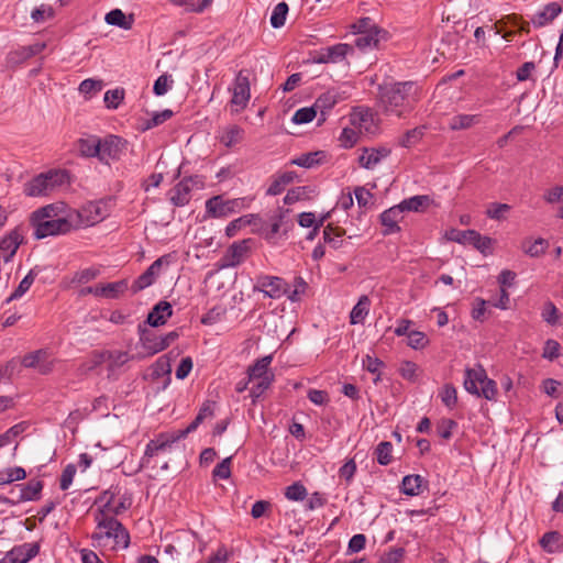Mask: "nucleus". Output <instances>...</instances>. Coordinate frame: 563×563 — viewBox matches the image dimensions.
<instances>
[{"label":"nucleus","instance_id":"f257e3e1","mask_svg":"<svg viewBox=\"0 0 563 563\" xmlns=\"http://www.w3.org/2000/svg\"><path fill=\"white\" fill-rule=\"evenodd\" d=\"M378 107L385 115L405 118L421 99L422 90L416 81H397L379 86Z\"/></svg>","mask_w":563,"mask_h":563},{"label":"nucleus","instance_id":"f03ea898","mask_svg":"<svg viewBox=\"0 0 563 563\" xmlns=\"http://www.w3.org/2000/svg\"><path fill=\"white\" fill-rule=\"evenodd\" d=\"M95 516L96 529L91 534L95 547L110 550L126 549L130 544V533L124 526L112 517Z\"/></svg>","mask_w":563,"mask_h":563},{"label":"nucleus","instance_id":"7ed1b4c3","mask_svg":"<svg viewBox=\"0 0 563 563\" xmlns=\"http://www.w3.org/2000/svg\"><path fill=\"white\" fill-rule=\"evenodd\" d=\"M273 355H265L255 361L254 364L247 368V378L252 383L250 396L253 401L258 399L274 383L275 374L271 369Z\"/></svg>","mask_w":563,"mask_h":563},{"label":"nucleus","instance_id":"20e7f679","mask_svg":"<svg viewBox=\"0 0 563 563\" xmlns=\"http://www.w3.org/2000/svg\"><path fill=\"white\" fill-rule=\"evenodd\" d=\"M69 183V175L63 169L42 173L24 185V194L29 197L47 196L57 188Z\"/></svg>","mask_w":563,"mask_h":563},{"label":"nucleus","instance_id":"39448f33","mask_svg":"<svg viewBox=\"0 0 563 563\" xmlns=\"http://www.w3.org/2000/svg\"><path fill=\"white\" fill-rule=\"evenodd\" d=\"M464 388L470 394L484 397L487 400L496 399L497 384L487 377L486 371L482 365L465 369Z\"/></svg>","mask_w":563,"mask_h":563},{"label":"nucleus","instance_id":"423d86ee","mask_svg":"<svg viewBox=\"0 0 563 563\" xmlns=\"http://www.w3.org/2000/svg\"><path fill=\"white\" fill-rule=\"evenodd\" d=\"M96 504L99 507L95 515L115 518L131 507L132 499L126 494H120L118 487H110L98 497Z\"/></svg>","mask_w":563,"mask_h":563},{"label":"nucleus","instance_id":"0eeeda50","mask_svg":"<svg viewBox=\"0 0 563 563\" xmlns=\"http://www.w3.org/2000/svg\"><path fill=\"white\" fill-rule=\"evenodd\" d=\"M229 90L232 92L231 107L234 108L235 112L243 111L251 98L250 71L246 69L240 70Z\"/></svg>","mask_w":563,"mask_h":563},{"label":"nucleus","instance_id":"6e6552de","mask_svg":"<svg viewBox=\"0 0 563 563\" xmlns=\"http://www.w3.org/2000/svg\"><path fill=\"white\" fill-rule=\"evenodd\" d=\"M203 187L205 180L202 177L198 175L185 177L169 190V201L175 207H184L189 203L191 199V191L194 189H202Z\"/></svg>","mask_w":563,"mask_h":563},{"label":"nucleus","instance_id":"1a4fd4ad","mask_svg":"<svg viewBox=\"0 0 563 563\" xmlns=\"http://www.w3.org/2000/svg\"><path fill=\"white\" fill-rule=\"evenodd\" d=\"M31 224L34 228L33 235L36 240L57 234H65L73 229L71 217H62L56 218L55 220L31 222Z\"/></svg>","mask_w":563,"mask_h":563},{"label":"nucleus","instance_id":"9d476101","mask_svg":"<svg viewBox=\"0 0 563 563\" xmlns=\"http://www.w3.org/2000/svg\"><path fill=\"white\" fill-rule=\"evenodd\" d=\"M177 441H178V439L176 438L174 432L161 433L157 438L151 440L146 444V449H145L143 457L141 459L140 466L142 468L150 467L151 460L154 456H157L159 453L166 452Z\"/></svg>","mask_w":563,"mask_h":563},{"label":"nucleus","instance_id":"9b49d317","mask_svg":"<svg viewBox=\"0 0 563 563\" xmlns=\"http://www.w3.org/2000/svg\"><path fill=\"white\" fill-rule=\"evenodd\" d=\"M80 224L90 227L99 223L109 216V208L106 201H90L86 203L79 211L75 212Z\"/></svg>","mask_w":563,"mask_h":563},{"label":"nucleus","instance_id":"f8f14e48","mask_svg":"<svg viewBox=\"0 0 563 563\" xmlns=\"http://www.w3.org/2000/svg\"><path fill=\"white\" fill-rule=\"evenodd\" d=\"M99 161L102 164H110V161H119L126 148V141L118 135H107L100 139Z\"/></svg>","mask_w":563,"mask_h":563},{"label":"nucleus","instance_id":"ddd939ff","mask_svg":"<svg viewBox=\"0 0 563 563\" xmlns=\"http://www.w3.org/2000/svg\"><path fill=\"white\" fill-rule=\"evenodd\" d=\"M170 263V255H163L154 261L147 269L140 275L135 282L132 284V291L136 294L151 285H153L156 278L161 275L162 267L168 266Z\"/></svg>","mask_w":563,"mask_h":563},{"label":"nucleus","instance_id":"4468645a","mask_svg":"<svg viewBox=\"0 0 563 563\" xmlns=\"http://www.w3.org/2000/svg\"><path fill=\"white\" fill-rule=\"evenodd\" d=\"M451 238L461 244L473 245L482 254L487 255L492 253L494 240L488 236L481 235L475 230L454 231Z\"/></svg>","mask_w":563,"mask_h":563},{"label":"nucleus","instance_id":"2eb2a0df","mask_svg":"<svg viewBox=\"0 0 563 563\" xmlns=\"http://www.w3.org/2000/svg\"><path fill=\"white\" fill-rule=\"evenodd\" d=\"M255 291L263 292L266 297L277 299L288 294V284L277 276H260L254 287Z\"/></svg>","mask_w":563,"mask_h":563},{"label":"nucleus","instance_id":"dca6fc26","mask_svg":"<svg viewBox=\"0 0 563 563\" xmlns=\"http://www.w3.org/2000/svg\"><path fill=\"white\" fill-rule=\"evenodd\" d=\"M353 51V46L345 43L322 47L314 53L313 62L317 64H338L343 62L347 54L352 53Z\"/></svg>","mask_w":563,"mask_h":563},{"label":"nucleus","instance_id":"f3484780","mask_svg":"<svg viewBox=\"0 0 563 563\" xmlns=\"http://www.w3.org/2000/svg\"><path fill=\"white\" fill-rule=\"evenodd\" d=\"M241 199L223 200L222 196H214L206 201V211L212 218H223L240 210Z\"/></svg>","mask_w":563,"mask_h":563},{"label":"nucleus","instance_id":"a211bd4d","mask_svg":"<svg viewBox=\"0 0 563 563\" xmlns=\"http://www.w3.org/2000/svg\"><path fill=\"white\" fill-rule=\"evenodd\" d=\"M250 240L233 243L220 260V268L235 267L244 262L250 251Z\"/></svg>","mask_w":563,"mask_h":563},{"label":"nucleus","instance_id":"6ab92c4d","mask_svg":"<svg viewBox=\"0 0 563 563\" xmlns=\"http://www.w3.org/2000/svg\"><path fill=\"white\" fill-rule=\"evenodd\" d=\"M22 365L27 368H35L42 375H46L53 371L54 362L45 350H37L26 354L22 358Z\"/></svg>","mask_w":563,"mask_h":563},{"label":"nucleus","instance_id":"aec40b11","mask_svg":"<svg viewBox=\"0 0 563 563\" xmlns=\"http://www.w3.org/2000/svg\"><path fill=\"white\" fill-rule=\"evenodd\" d=\"M390 148L380 147H363L358 156V164L365 169H374L384 158L390 155Z\"/></svg>","mask_w":563,"mask_h":563},{"label":"nucleus","instance_id":"412c9836","mask_svg":"<svg viewBox=\"0 0 563 563\" xmlns=\"http://www.w3.org/2000/svg\"><path fill=\"white\" fill-rule=\"evenodd\" d=\"M23 240L24 235L21 227L14 228L0 240V251L4 253V262H9L14 256Z\"/></svg>","mask_w":563,"mask_h":563},{"label":"nucleus","instance_id":"4be33fe9","mask_svg":"<svg viewBox=\"0 0 563 563\" xmlns=\"http://www.w3.org/2000/svg\"><path fill=\"white\" fill-rule=\"evenodd\" d=\"M388 32L384 29L374 30L372 32L357 34L354 41V45L361 51H367L378 48L379 43L386 41Z\"/></svg>","mask_w":563,"mask_h":563},{"label":"nucleus","instance_id":"5701e85b","mask_svg":"<svg viewBox=\"0 0 563 563\" xmlns=\"http://www.w3.org/2000/svg\"><path fill=\"white\" fill-rule=\"evenodd\" d=\"M18 487L19 492L15 494L12 489L11 495H13V503L20 504L29 500H37L43 489V483L32 479L26 484L18 485Z\"/></svg>","mask_w":563,"mask_h":563},{"label":"nucleus","instance_id":"b1692460","mask_svg":"<svg viewBox=\"0 0 563 563\" xmlns=\"http://www.w3.org/2000/svg\"><path fill=\"white\" fill-rule=\"evenodd\" d=\"M38 551L40 547L37 543H23L12 548L5 555L12 563H27L38 554Z\"/></svg>","mask_w":563,"mask_h":563},{"label":"nucleus","instance_id":"393cba45","mask_svg":"<svg viewBox=\"0 0 563 563\" xmlns=\"http://www.w3.org/2000/svg\"><path fill=\"white\" fill-rule=\"evenodd\" d=\"M140 343L144 349L146 355H154L164 350V345H161V335H157L154 331L146 329L144 325H139Z\"/></svg>","mask_w":563,"mask_h":563},{"label":"nucleus","instance_id":"a878e982","mask_svg":"<svg viewBox=\"0 0 563 563\" xmlns=\"http://www.w3.org/2000/svg\"><path fill=\"white\" fill-rule=\"evenodd\" d=\"M173 314V307L168 301L157 302L147 316L146 322L151 327H159L166 323Z\"/></svg>","mask_w":563,"mask_h":563},{"label":"nucleus","instance_id":"bb28decb","mask_svg":"<svg viewBox=\"0 0 563 563\" xmlns=\"http://www.w3.org/2000/svg\"><path fill=\"white\" fill-rule=\"evenodd\" d=\"M401 213V209L398 206H394L380 214V222L385 228L383 231L384 235L394 234L400 231L398 222L402 219Z\"/></svg>","mask_w":563,"mask_h":563},{"label":"nucleus","instance_id":"cd10ccee","mask_svg":"<svg viewBox=\"0 0 563 563\" xmlns=\"http://www.w3.org/2000/svg\"><path fill=\"white\" fill-rule=\"evenodd\" d=\"M71 217V214L65 213V205L52 203L35 210L32 213L31 222L55 220L56 218Z\"/></svg>","mask_w":563,"mask_h":563},{"label":"nucleus","instance_id":"c85d7f7f","mask_svg":"<svg viewBox=\"0 0 563 563\" xmlns=\"http://www.w3.org/2000/svg\"><path fill=\"white\" fill-rule=\"evenodd\" d=\"M561 12L562 7L556 2H551L548 3L541 11L537 12L531 18V22L536 27H542L551 23Z\"/></svg>","mask_w":563,"mask_h":563},{"label":"nucleus","instance_id":"c756f323","mask_svg":"<svg viewBox=\"0 0 563 563\" xmlns=\"http://www.w3.org/2000/svg\"><path fill=\"white\" fill-rule=\"evenodd\" d=\"M351 124L357 129L360 133H371L374 131L373 114L368 110H355L350 115Z\"/></svg>","mask_w":563,"mask_h":563},{"label":"nucleus","instance_id":"7c9ffc66","mask_svg":"<svg viewBox=\"0 0 563 563\" xmlns=\"http://www.w3.org/2000/svg\"><path fill=\"white\" fill-rule=\"evenodd\" d=\"M432 200L428 195H418L410 197L408 199H404L398 207L401 209V212L404 211H415L420 212L426 210L430 205Z\"/></svg>","mask_w":563,"mask_h":563},{"label":"nucleus","instance_id":"2f4dec72","mask_svg":"<svg viewBox=\"0 0 563 563\" xmlns=\"http://www.w3.org/2000/svg\"><path fill=\"white\" fill-rule=\"evenodd\" d=\"M100 137L90 135L86 139L78 140V151L84 157H97L99 159L100 154Z\"/></svg>","mask_w":563,"mask_h":563},{"label":"nucleus","instance_id":"473e14b6","mask_svg":"<svg viewBox=\"0 0 563 563\" xmlns=\"http://www.w3.org/2000/svg\"><path fill=\"white\" fill-rule=\"evenodd\" d=\"M336 95L332 91L322 93L313 103L317 112L320 111L319 124L325 121L327 113L336 104Z\"/></svg>","mask_w":563,"mask_h":563},{"label":"nucleus","instance_id":"72a5a7b5","mask_svg":"<svg viewBox=\"0 0 563 563\" xmlns=\"http://www.w3.org/2000/svg\"><path fill=\"white\" fill-rule=\"evenodd\" d=\"M369 298L366 295L361 296L357 303L351 310L350 322L352 324L363 323L369 312Z\"/></svg>","mask_w":563,"mask_h":563},{"label":"nucleus","instance_id":"f704fd0d","mask_svg":"<svg viewBox=\"0 0 563 563\" xmlns=\"http://www.w3.org/2000/svg\"><path fill=\"white\" fill-rule=\"evenodd\" d=\"M243 134L244 131L239 125H229L221 131L219 140L224 146L231 147L242 141Z\"/></svg>","mask_w":563,"mask_h":563},{"label":"nucleus","instance_id":"c9c22d12","mask_svg":"<svg viewBox=\"0 0 563 563\" xmlns=\"http://www.w3.org/2000/svg\"><path fill=\"white\" fill-rule=\"evenodd\" d=\"M479 122L475 114H456L450 119L449 128L453 131L470 129Z\"/></svg>","mask_w":563,"mask_h":563},{"label":"nucleus","instance_id":"e433bc0d","mask_svg":"<svg viewBox=\"0 0 563 563\" xmlns=\"http://www.w3.org/2000/svg\"><path fill=\"white\" fill-rule=\"evenodd\" d=\"M561 538L562 536L558 531L547 532L540 539V545L548 553H556L562 548Z\"/></svg>","mask_w":563,"mask_h":563},{"label":"nucleus","instance_id":"4c0bfd02","mask_svg":"<svg viewBox=\"0 0 563 563\" xmlns=\"http://www.w3.org/2000/svg\"><path fill=\"white\" fill-rule=\"evenodd\" d=\"M423 478L420 475H407L401 482V492L408 496H417L421 493Z\"/></svg>","mask_w":563,"mask_h":563},{"label":"nucleus","instance_id":"58836bf2","mask_svg":"<svg viewBox=\"0 0 563 563\" xmlns=\"http://www.w3.org/2000/svg\"><path fill=\"white\" fill-rule=\"evenodd\" d=\"M104 21L114 26H119L123 30H130L132 27L133 19L126 20L125 14L120 9H113L108 12L104 16Z\"/></svg>","mask_w":563,"mask_h":563},{"label":"nucleus","instance_id":"ea45409f","mask_svg":"<svg viewBox=\"0 0 563 563\" xmlns=\"http://www.w3.org/2000/svg\"><path fill=\"white\" fill-rule=\"evenodd\" d=\"M345 231L340 228H335L332 224H328L323 230V240L330 244L333 249H338L342 244V236Z\"/></svg>","mask_w":563,"mask_h":563},{"label":"nucleus","instance_id":"a19ab883","mask_svg":"<svg viewBox=\"0 0 563 563\" xmlns=\"http://www.w3.org/2000/svg\"><path fill=\"white\" fill-rule=\"evenodd\" d=\"M424 134V126H417L408 130L399 140L398 144L402 147L409 148L416 145Z\"/></svg>","mask_w":563,"mask_h":563},{"label":"nucleus","instance_id":"79ce46f5","mask_svg":"<svg viewBox=\"0 0 563 563\" xmlns=\"http://www.w3.org/2000/svg\"><path fill=\"white\" fill-rule=\"evenodd\" d=\"M322 156V152L306 153L300 155L299 157L294 158L291 161V164L297 165L299 167L311 168L320 163Z\"/></svg>","mask_w":563,"mask_h":563},{"label":"nucleus","instance_id":"37998d69","mask_svg":"<svg viewBox=\"0 0 563 563\" xmlns=\"http://www.w3.org/2000/svg\"><path fill=\"white\" fill-rule=\"evenodd\" d=\"M100 274V271L96 267H88L81 271L76 272L71 279L70 284L73 285H82L87 284L93 279H96Z\"/></svg>","mask_w":563,"mask_h":563},{"label":"nucleus","instance_id":"c03bdc74","mask_svg":"<svg viewBox=\"0 0 563 563\" xmlns=\"http://www.w3.org/2000/svg\"><path fill=\"white\" fill-rule=\"evenodd\" d=\"M36 277V273L34 269H31L24 278L20 282L19 286L15 288V290L11 294V296L7 299V301H11L14 299H19L22 297L32 286Z\"/></svg>","mask_w":563,"mask_h":563},{"label":"nucleus","instance_id":"a18cd8bd","mask_svg":"<svg viewBox=\"0 0 563 563\" xmlns=\"http://www.w3.org/2000/svg\"><path fill=\"white\" fill-rule=\"evenodd\" d=\"M548 247L547 240L539 238L534 240L533 242H525L522 244L523 252L531 256V257H538L542 254H544L545 250Z\"/></svg>","mask_w":563,"mask_h":563},{"label":"nucleus","instance_id":"49530a36","mask_svg":"<svg viewBox=\"0 0 563 563\" xmlns=\"http://www.w3.org/2000/svg\"><path fill=\"white\" fill-rule=\"evenodd\" d=\"M287 13L288 4L286 2L276 4L271 15L272 26L275 29L282 27L285 24Z\"/></svg>","mask_w":563,"mask_h":563},{"label":"nucleus","instance_id":"de8ad7c7","mask_svg":"<svg viewBox=\"0 0 563 563\" xmlns=\"http://www.w3.org/2000/svg\"><path fill=\"white\" fill-rule=\"evenodd\" d=\"M441 401L450 409L457 402V391L452 384H445L439 394Z\"/></svg>","mask_w":563,"mask_h":563},{"label":"nucleus","instance_id":"09e8293b","mask_svg":"<svg viewBox=\"0 0 563 563\" xmlns=\"http://www.w3.org/2000/svg\"><path fill=\"white\" fill-rule=\"evenodd\" d=\"M418 365L411 361H402L398 369L400 376L409 382L418 379Z\"/></svg>","mask_w":563,"mask_h":563},{"label":"nucleus","instance_id":"8fccbe9b","mask_svg":"<svg viewBox=\"0 0 563 563\" xmlns=\"http://www.w3.org/2000/svg\"><path fill=\"white\" fill-rule=\"evenodd\" d=\"M317 117V110L312 107L298 109L292 115V122L296 124H306L311 122Z\"/></svg>","mask_w":563,"mask_h":563},{"label":"nucleus","instance_id":"3c124183","mask_svg":"<svg viewBox=\"0 0 563 563\" xmlns=\"http://www.w3.org/2000/svg\"><path fill=\"white\" fill-rule=\"evenodd\" d=\"M124 99V89L115 88L104 93V103L109 109H117Z\"/></svg>","mask_w":563,"mask_h":563},{"label":"nucleus","instance_id":"603ef678","mask_svg":"<svg viewBox=\"0 0 563 563\" xmlns=\"http://www.w3.org/2000/svg\"><path fill=\"white\" fill-rule=\"evenodd\" d=\"M393 444L387 441L380 442L376 448L377 462L380 465H388L391 460Z\"/></svg>","mask_w":563,"mask_h":563},{"label":"nucleus","instance_id":"864d4df0","mask_svg":"<svg viewBox=\"0 0 563 563\" xmlns=\"http://www.w3.org/2000/svg\"><path fill=\"white\" fill-rule=\"evenodd\" d=\"M541 317L547 323L554 325L559 322L561 313L552 301H547L543 306Z\"/></svg>","mask_w":563,"mask_h":563},{"label":"nucleus","instance_id":"5fc2aeb1","mask_svg":"<svg viewBox=\"0 0 563 563\" xmlns=\"http://www.w3.org/2000/svg\"><path fill=\"white\" fill-rule=\"evenodd\" d=\"M103 87L102 80H96L92 78L85 79L79 85V91L80 93L91 97L92 95H96L99 92Z\"/></svg>","mask_w":563,"mask_h":563},{"label":"nucleus","instance_id":"6e6d98bb","mask_svg":"<svg viewBox=\"0 0 563 563\" xmlns=\"http://www.w3.org/2000/svg\"><path fill=\"white\" fill-rule=\"evenodd\" d=\"M363 366L366 368V371H368L369 373L372 374H376V377L374 378V383L377 384L379 380H380V373H379V369L380 367L384 366V363L383 361H380L379 358L377 357H374V356H371V355H366L364 358H363Z\"/></svg>","mask_w":563,"mask_h":563},{"label":"nucleus","instance_id":"4d7b16f0","mask_svg":"<svg viewBox=\"0 0 563 563\" xmlns=\"http://www.w3.org/2000/svg\"><path fill=\"white\" fill-rule=\"evenodd\" d=\"M285 496L289 500H303L307 496V489L301 483L296 482L286 488Z\"/></svg>","mask_w":563,"mask_h":563},{"label":"nucleus","instance_id":"13d9d810","mask_svg":"<svg viewBox=\"0 0 563 563\" xmlns=\"http://www.w3.org/2000/svg\"><path fill=\"white\" fill-rule=\"evenodd\" d=\"M429 343L427 335L417 330H412L408 333V345L415 350H421Z\"/></svg>","mask_w":563,"mask_h":563},{"label":"nucleus","instance_id":"bf43d9fd","mask_svg":"<svg viewBox=\"0 0 563 563\" xmlns=\"http://www.w3.org/2000/svg\"><path fill=\"white\" fill-rule=\"evenodd\" d=\"M510 208L507 203H490L486 210V216L494 220H503Z\"/></svg>","mask_w":563,"mask_h":563},{"label":"nucleus","instance_id":"052dcab7","mask_svg":"<svg viewBox=\"0 0 563 563\" xmlns=\"http://www.w3.org/2000/svg\"><path fill=\"white\" fill-rule=\"evenodd\" d=\"M172 372L170 358L168 355H162L158 357L153 365V375L156 377H162L164 375H168Z\"/></svg>","mask_w":563,"mask_h":563},{"label":"nucleus","instance_id":"680f3d73","mask_svg":"<svg viewBox=\"0 0 563 563\" xmlns=\"http://www.w3.org/2000/svg\"><path fill=\"white\" fill-rule=\"evenodd\" d=\"M128 289V282L125 279L106 284V298L114 299L122 295Z\"/></svg>","mask_w":563,"mask_h":563},{"label":"nucleus","instance_id":"e2e57ef3","mask_svg":"<svg viewBox=\"0 0 563 563\" xmlns=\"http://www.w3.org/2000/svg\"><path fill=\"white\" fill-rule=\"evenodd\" d=\"M174 82L170 75L164 74L159 76L153 86V91L156 96H164L172 87Z\"/></svg>","mask_w":563,"mask_h":563},{"label":"nucleus","instance_id":"0e129e2a","mask_svg":"<svg viewBox=\"0 0 563 563\" xmlns=\"http://www.w3.org/2000/svg\"><path fill=\"white\" fill-rule=\"evenodd\" d=\"M24 423H18L11 427L9 430H7L4 433L0 434V448L11 443L12 440L20 435L22 432H24Z\"/></svg>","mask_w":563,"mask_h":563},{"label":"nucleus","instance_id":"69168bd1","mask_svg":"<svg viewBox=\"0 0 563 563\" xmlns=\"http://www.w3.org/2000/svg\"><path fill=\"white\" fill-rule=\"evenodd\" d=\"M457 427V423L452 419H441L437 426L438 434L449 440L452 437V431Z\"/></svg>","mask_w":563,"mask_h":563},{"label":"nucleus","instance_id":"338daca9","mask_svg":"<svg viewBox=\"0 0 563 563\" xmlns=\"http://www.w3.org/2000/svg\"><path fill=\"white\" fill-rule=\"evenodd\" d=\"M26 477V472L23 467L15 466L7 470V476L1 477L0 484H10L12 482L22 481Z\"/></svg>","mask_w":563,"mask_h":563},{"label":"nucleus","instance_id":"774afa93","mask_svg":"<svg viewBox=\"0 0 563 563\" xmlns=\"http://www.w3.org/2000/svg\"><path fill=\"white\" fill-rule=\"evenodd\" d=\"M405 551L402 548H394L380 556L379 563H399Z\"/></svg>","mask_w":563,"mask_h":563}]
</instances>
